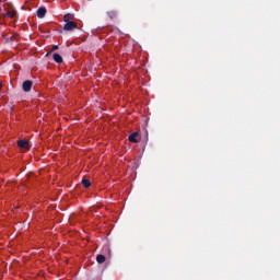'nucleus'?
Returning <instances> with one entry per match:
<instances>
[{
  "label": "nucleus",
  "instance_id": "f257e3e1",
  "mask_svg": "<svg viewBox=\"0 0 280 280\" xmlns=\"http://www.w3.org/2000/svg\"><path fill=\"white\" fill-rule=\"evenodd\" d=\"M4 10L7 12L4 14L7 19H14V16H16V9L14 8V4H12V2H7L4 4Z\"/></svg>",
  "mask_w": 280,
  "mask_h": 280
},
{
  "label": "nucleus",
  "instance_id": "f03ea898",
  "mask_svg": "<svg viewBox=\"0 0 280 280\" xmlns=\"http://www.w3.org/2000/svg\"><path fill=\"white\" fill-rule=\"evenodd\" d=\"M32 86H34V82L32 80H26L22 83L24 93H30V91H32Z\"/></svg>",
  "mask_w": 280,
  "mask_h": 280
},
{
  "label": "nucleus",
  "instance_id": "7ed1b4c3",
  "mask_svg": "<svg viewBox=\"0 0 280 280\" xmlns=\"http://www.w3.org/2000/svg\"><path fill=\"white\" fill-rule=\"evenodd\" d=\"M72 30H78V23L75 22H66L63 26L65 32H71Z\"/></svg>",
  "mask_w": 280,
  "mask_h": 280
},
{
  "label": "nucleus",
  "instance_id": "20e7f679",
  "mask_svg": "<svg viewBox=\"0 0 280 280\" xmlns=\"http://www.w3.org/2000/svg\"><path fill=\"white\" fill-rule=\"evenodd\" d=\"M18 147H20L21 150H30V142L27 140H19Z\"/></svg>",
  "mask_w": 280,
  "mask_h": 280
},
{
  "label": "nucleus",
  "instance_id": "39448f33",
  "mask_svg": "<svg viewBox=\"0 0 280 280\" xmlns=\"http://www.w3.org/2000/svg\"><path fill=\"white\" fill-rule=\"evenodd\" d=\"M36 14L38 19H45V14H47V9L45 7H40L39 9H37Z\"/></svg>",
  "mask_w": 280,
  "mask_h": 280
},
{
  "label": "nucleus",
  "instance_id": "423d86ee",
  "mask_svg": "<svg viewBox=\"0 0 280 280\" xmlns=\"http://www.w3.org/2000/svg\"><path fill=\"white\" fill-rule=\"evenodd\" d=\"M137 137H139V132H132L131 135H129V141L131 143H139V140H137Z\"/></svg>",
  "mask_w": 280,
  "mask_h": 280
},
{
  "label": "nucleus",
  "instance_id": "0eeeda50",
  "mask_svg": "<svg viewBox=\"0 0 280 280\" xmlns=\"http://www.w3.org/2000/svg\"><path fill=\"white\" fill-rule=\"evenodd\" d=\"M73 19H75V16L71 13H67V14L63 15L65 23H72Z\"/></svg>",
  "mask_w": 280,
  "mask_h": 280
},
{
  "label": "nucleus",
  "instance_id": "6e6552de",
  "mask_svg": "<svg viewBox=\"0 0 280 280\" xmlns=\"http://www.w3.org/2000/svg\"><path fill=\"white\" fill-rule=\"evenodd\" d=\"M52 59H54L55 62H57V65H62V56H60V54L55 52L52 55Z\"/></svg>",
  "mask_w": 280,
  "mask_h": 280
},
{
  "label": "nucleus",
  "instance_id": "1a4fd4ad",
  "mask_svg": "<svg viewBox=\"0 0 280 280\" xmlns=\"http://www.w3.org/2000/svg\"><path fill=\"white\" fill-rule=\"evenodd\" d=\"M96 261H97V264H104V261H106V256L98 254L96 256Z\"/></svg>",
  "mask_w": 280,
  "mask_h": 280
},
{
  "label": "nucleus",
  "instance_id": "9d476101",
  "mask_svg": "<svg viewBox=\"0 0 280 280\" xmlns=\"http://www.w3.org/2000/svg\"><path fill=\"white\" fill-rule=\"evenodd\" d=\"M81 183L85 189H89V187H91V180L89 179L83 178Z\"/></svg>",
  "mask_w": 280,
  "mask_h": 280
},
{
  "label": "nucleus",
  "instance_id": "9b49d317",
  "mask_svg": "<svg viewBox=\"0 0 280 280\" xmlns=\"http://www.w3.org/2000/svg\"><path fill=\"white\" fill-rule=\"evenodd\" d=\"M56 49H58V46L52 47V51H56Z\"/></svg>",
  "mask_w": 280,
  "mask_h": 280
},
{
  "label": "nucleus",
  "instance_id": "f8f14e48",
  "mask_svg": "<svg viewBox=\"0 0 280 280\" xmlns=\"http://www.w3.org/2000/svg\"><path fill=\"white\" fill-rule=\"evenodd\" d=\"M2 88H3V85L0 83V91H1Z\"/></svg>",
  "mask_w": 280,
  "mask_h": 280
},
{
  "label": "nucleus",
  "instance_id": "ddd939ff",
  "mask_svg": "<svg viewBox=\"0 0 280 280\" xmlns=\"http://www.w3.org/2000/svg\"><path fill=\"white\" fill-rule=\"evenodd\" d=\"M0 12H1V8H0Z\"/></svg>",
  "mask_w": 280,
  "mask_h": 280
},
{
  "label": "nucleus",
  "instance_id": "4468645a",
  "mask_svg": "<svg viewBox=\"0 0 280 280\" xmlns=\"http://www.w3.org/2000/svg\"><path fill=\"white\" fill-rule=\"evenodd\" d=\"M0 3H1V0H0Z\"/></svg>",
  "mask_w": 280,
  "mask_h": 280
}]
</instances>
